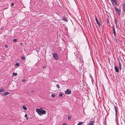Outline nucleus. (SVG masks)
Listing matches in <instances>:
<instances>
[{
	"instance_id": "f257e3e1",
	"label": "nucleus",
	"mask_w": 125,
	"mask_h": 125,
	"mask_svg": "<svg viewBox=\"0 0 125 125\" xmlns=\"http://www.w3.org/2000/svg\"><path fill=\"white\" fill-rule=\"evenodd\" d=\"M36 111L40 116H42L43 114H45L46 113V111L43 110L42 108L40 109L37 108L36 109Z\"/></svg>"
},
{
	"instance_id": "f03ea898",
	"label": "nucleus",
	"mask_w": 125,
	"mask_h": 125,
	"mask_svg": "<svg viewBox=\"0 0 125 125\" xmlns=\"http://www.w3.org/2000/svg\"><path fill=\"white\" fill-rule=\"evenodd\" d=\"M52 55L53 58L55 60H57L59 59L56 53H53Z\"/></svg>"
},
{
	"instance_id": "7ed1b4c3",
	"label": "nucleus",
	"mask_w": 125,
	"mask_h": 125,
	"mask_svg": "<svg viewBox=\"0 0 125 125\" xmlns=\"http://www.w3.org/2000/svg\"><path fill=\"white\" fill-rule=\"evenodd\" d=\"M115 9L117 13V14L118 15H120L121 12V10L120 9H118L116 7H115Z\"/></svg>"
},
{
	"instance_id": "20e7f679",
	"label": "nucleus",
	"mask_w": 125,
	"mask_h": 125,
	"mask_svg": "<svg viewBox=\"0 0 125 125\" xmlns=\"http://www.w3.org/2000/svg\"><path fill=\"white\" fill-rule=\"evenodd\" d=\"M65 93L66 94H70L71 93V91L70 89H68L65 91Z\"/></svg>"
},
{
	"instance_id": "39448f33",
	"label": "nucleus",
	"mask_w": 125,
	"mask_h": 125,
	"mask_svg": "<svg viewBox=\"0 0 125 125\" xmlns=\"http://www.w3.org/2000/svg\"><path fill=\"white\" fill-rule=\"evenodd\" d=\"M95 20L96 21V23L98 25V26L100 27V23L99 21L98 20L96 16H95Z\"/></svg>"
},
{
	"instance_id": "423d86ee",
	"label": "nucleus",
	"mask_w": 125,
	"mask_h": 125,
	"mask_svg": "<svg viewBox=\"0 0 125 125\" xmlns=\"http://www.w3.org/2000/svg\"><path fill=\"white\" fill-rule=\"evenodd\" d=\"M123 8L122 11L123 13L125 14V3H123Z\"/></svg>"
},
{
	"instance_id": "0eeeda50",
	"label": "nucleus",
	"mask_w": 125,
	"mask_h": 125,
	"mask_svg": "<svg viewBox=\"0 0 125 125\" xmlns=\"http://www.w3.org/2000/svg\"><path fill=\"white\" fill-rule=\"evenodd\" d=\"M95 121L94 120L92 121H90L89 122V124L88 125H94V123L95 122Z\"/></svg>"
},
{
	"instance_id": "6e6552de",
	"label": "nucleus",
	"mask_w": 125,
	"mask_h": 125,
	"mask_svg": "<svg viewBox=\"0 0 125 125\" xmlns=\"http://www.w3.org/2000/svg\"><path fill=\"white\" fill-rule=\"evenodd\" d=\"M62 20L64 21H66L67 22H68V20L67 18L65 17H63L62 18Z\"/></svg>"
},
{
	"instance_id": "1a4fd4ad",
	"label": "nucleus",
	"mask_w": 125,
	"mask_h": 125,
	"mask_svg": "<svg viewBox=\"0 0 125 125\" xmlns=\"http://www.w3.org/2000/svg\"><path fill=\"white\" fill-rule=\"evenodd\" d=\"M10 93L7 92H5L2 93V95L4 96H5L7 95L8 94H10Z\"/></svg>"
},
{
	"instance_id": "9d476101",
	"label": "nucleus",
	"mask_w": 125,
	"mask_h": 125,
	"mask_svg": "<svg viewBox=\"0 0 125 125\" xmlns=\"http://www.w3.org/2000/svg\"><path fill=\"white\" fill-rule=\"evenodd\" d=\"M114 68L115 72L117 73H118L119 72V70L118 68L116 66H115Z\"/></svg>"
},
{
	"instance_id": "9b49d317",
	"label": "nucleus",
	"mask_w": 125,
	"mask_h": 125,
	"mask_svg": "<svg viewBox=\"0 0 125 125\" xmlns=\"http://www.w3.org/2000/svg\"><path fill=\"white\" fill-rule=\"evenodd\" d=\"M113 33L114 34V36L115 37L116 36V32L114 28V26L113 27Z\"/></svg>"
},
{
	"instance_id": "f8f14e48",
	"label": "nucleus",
	"mask_w": 125,
	"mask_h": 125,
	"mask_svg": "<svg viewBox=\"0 0 125 125\" xmlns=\"http://www.w3.org/2000/svg\"><path fill=\"white\" fill-rule=\"evenodd\" d=\"M114 109L115 111V115H116V117L117 115V110L116 107L115 105H114Z\"/></svg>"
},
{
	"instance_id": "ddd939ff",
	"label": "nucleus",
	"mask_w": 125,
	"mask_h": 125,
	"mask_svg": "<svg viewBox=\"0 0 125 125\" xmlns=\"http://www.w3.org/2000/svg\"><path fill=\"white\" fill-rule=\"evenodd\" d=\"M119 68L120 70H121V69H122V67H121V63H120V62L119 61Z\"/></svg>"
},
{
	"instance_id": "4468645a",
	"label": "nucleus",
	"mask_w": 125,
	"mask_h": 125,
	"mask_svg": "<svg viewBox=\"0 0 125 125\" xmlns=\"http://www.w3.org/2000/svg\"><path fill=\"white\" fill-rule=\"evenodd\" d=\"M22 107L23 109L25 110H26L27 109V107L25 105L22 106Z\"/></svg>"
},
{
	"instance_id": "2eb2a0df",
	"label": "nucleus",
	"mask_w": 125,
	"mask_h": 125,
	"mask_svg": "<svg viewBox=\"0 0 125 125\" xmlns=\"http://www.w3.org/2000/svg\"><path fill=\"white\" fill-rule=\"evenodd\" d=\"M5 91V90L3 88L0 89V92H4Z\"/></svg>"
},
{
	"instance_id": "dca6fc26",
	"label": "nucleus",
	"mask_w": 125,
	"mask_h": 125,
	"mask_svg": "<svg viewBox=\"0 0 125 125\" xmlns=\"http://www.w3.org/2000/svg\"><path fill=\"white\" fill-rule=\"evenodd\" d=\"M113 2L114 3H115L116 5H117V3L115 0H113Z\"/></svg>"
},
{
	"instance_id": "f3484780",
	"label": "nucleus",
	"mask_w": 125,
	"mask_h": 125,
	"mask_svg": "<svg viewBox=\"0 0 125 125\" xmlns=\"http://www.w3.org/2000/svg\"><path fill=\"white\" fill-rule=\"evenodd\" d=\"M21 59L23 60L24 61L25 60L26 58L24 56L21 57Z\"/></svg>"
},
{
	"instance_id": "a211bd4d",
	"label": "nucleus",
	"mask_w": 125,
	"mask_h": 125,
	"mask_svg": "<svg viewBox=\"0 0 125 125\" xmlns=\"http://www.w3.org/2000/svg\"><path fill=\"white\" fill-rule=\"evenodd\" d=\"M13 75L14 76H15L17 75V73H13Z\"/></svg>"
},
{
	"instance_id": "6ab92c4d",
	"label": "nucleus",
	"mask_w": 125,
	"mask_h": 125,
	"mask_svg": "<svg viewBox=\"0 0 125 125\" xmlns=\"http://www.w3.org/2000/svg\"><path fill=\"white\" fill-rule=\"evenodd\" d=\"M83 123L82 122H80L78 123L77 125H81Z\"/></svg>"
},
{
	"instance_id": "aec40b11",
	"label": "nucleus",
	"mask_w": 125,
	"mask_h": 125,
	"mask_svg": "<svg viewBox=\"0 0 125 125\" xmlns=\"http://www.w3.org/2000/svg\"><path fill=\"white\" fill-rule=\"evenodd\" d=\"M51 96L53 98H54L55 96V95L54 94H52L51 95Z\"/></svg>"
},
{
	"instance_id": "412c9836",
	"label": "nucleus",
	"mask_w": 125,
	"mask_h": 125,
	"mask_svg": "<svg viewBox=\"0 0 125 125\" xmlns=\"http://www.w3.org/2000/svg\"><path fill=\"white\" fill-rule=\"evenodd\" d=\"M19 63H16L15 64V66H19Z\"/></svg>"
},
{
	"instance_id": "4be33fe9",
	"label": "nucleus",
	"mask_w": 125,
	"mask_h": 125,
	"mask_svg": "<svg viewBox=\"0 0 125 125\" xmlns=\"http://www.w3.org/2000/svg\"><path fill=\"white\" fill-rule=\"evenodd\" d=\"M71 118V116H69L68 117V120L70 119Z\"/></svg>"
},
{
	"instance_id": "5701e85b",
	"label": "nucleus",
	"mask_w": 125,
	"mask_h": 125,
	"mask_svg": "<svg viewBox=\"0 0 125 125\" xmlns=\"http://www.w3.org/2000/svg\"><path fill=\"white\" fill-rule=\"evenodd\" d=\"M13 41L14 42H16L17 41V39H14L13 40Z\"/></svg>"
},
{
	"instance_id": "b1692460",
	"label": "nucleus",
	"mask_w": 125,
	"mask_h": 125,
	"mask_svg": "<svg viewBox=\"0 0 125 125\" xmlns=\"http://www.w3.org/2000/svg\"><path fill=\"white\" fill-rule=\"evenodd\" d=\"M59 95L61 97L62 96V94L61 93H60L59 94Z\"/></svg>"
},
{
	"instance_id": "393cba45",
	"label": "nucleus",
	"mask_w": 125,
	"mask_h": 125,
	"mask_svg": "<svg viewBox=\"0 0 125 125\" xmlns=\"http://www.w3.org/2000/svg\"><path fill=\"white\" fill-rule=\"evenodd\" d=\"M56 86H57V87L59 89L60 88V87L59 86V84H57L56 85Z\"/></svg>"
},
{
	"instance_id": "a878e982",
	"label": "nucleus",
	"mask_w": 125,
	"mask_h": 125,
	"mask_svg": "<svg viewBox=\"0 0 125 125\" xmlns=\"http://www.w3.org/2000/svg\"><path fill=\"white\" fill-rule=\"evenodd\" d=\"M115 24H116V22H117V20L116 18H115Z\"/></svg>"
},
{
	"instance_id": "bb28decb",
	"label": "nucleus",
	"mask_w": 125,
	"mask_h": 125,
	"mask_svg": "<svg viewBox=\"0 0 125 125\" xmlns=\"http://www.w3.org/2000/svg\"><path fill=\"white\" fill-rule=\"evenodd\" d=\"M5 47L6 48H7L8 47V46L7 45H5Z\"/></svg>"
},
{
	"instance_id": "cd10ccee",
	"label": "nucleus",
	"mask_w": 125,
	"mask_h": 125,
	"mask_svg": "<svg viewBox=\"0 0 125 125\" xmlns=\"http://www.w3.org/2000/svg\"><path fill=\"white\" fill-rule=\"evenodd\" d=\"M11 5L12 6H13L14 5V4L13 3H11Z\"/></svg>"
},
{
	"instance_id": "c85d7f7f",
	"label": "nucleus",
	"mask_w": 125,
	"mask_h": 125,
	"mask_svg": "<svg viewBox=\"0 0 125 125\" xmlns=\"http://www.w3.org/2000/svg\"><path fill=\"white\" fill-rule=\"evenodd\" d=\"M106 22L108 23L109 22V21L108 19H107L106 21Z\"/></svg>"
},
{
	"instance_id": "c756f323",
	"label": "nucleus",
	"mask_w": 125,
	"mask_h": 125,
	"mask_svg": "<svg viewBox=\"0 0 125 125\" xmlns=\"http://www.w3.org/2000/svg\"><path fill=\"white\" fill-rule=\"evenodd\" d=\"M25 81V79H23L22 80L21 82H24Z\"/></svg>"
},
{
	"instance_id": "7c9ffc66",
	"label": "nucleus",
	"mask_w": 125,
	"mask_h": 125,
	"mask_svg": "<svg viewBox=\"0 0 125 125\" xmlns=\"http://www.w3.org/2000/svg\"><path fill=\"white\" fill-rule=\"evenodd\" d=\"M67 125V124L66 123H63L62 124V125Z\"/></svg>"
},
{
	"instance_id": "2f4dec72",
	"label": "nucleus",
	"mask_w": 125,
	"mask_h": 125,
	"mask_svg": "<svg viewBox=\"0 0 125 125\" xmlns=\"http://www.w3.org/2000/svg\"><path fill=\"white\" fill-rule=\"evenodd\" d=\"M27 114H26L25 115V117H27Z\"/></svg>"
},
{
	"instance_id": "473e14b6",
	"label": "nucleus",
	"mask_w": 125,
	"mask_h": 125,
	"mask_svg": "<svg viewBox=\"0 0 125 125\" xmlns=\"http://www.w3.org/2000/svg\"><path fill=\"white\" fill-rule=\"evenodd\" d=\"M90 77L92 78V76L90 74Z\"/></svg>"
},
{
	"instance_id": "72a5a7b5",
	"label": "nucleus",
	"mask_w": 125,
	"mask_h": 125,
	"mask_svg": "<svg viewBox=\"0 0 125 125\" xmlns=\"http://www.w3.org/2000/svg\"><path fill=\"white\" fill-rule=\"evenodd\" d=\"M20 44L21 45H23V43H20Z\"/></svg>"
},
{
	"instance_id": "f704fd0d",
	"label": "nucleus",
	"mask_w": 125,
	"mask_h": 125,
	"mask_svg": "<svg viewBox=\"0 0 125 125\" xmlns=\"http://www.w3.org/2000/svg\"><path fill=\"white\" fill-rule=\"evenodd\" d=\"M37 52H39V50H37Z\"/></svg>"
},
{
	"instance_id": "c9c22d12",
	"label": "nucleus",
	"mask_w": 125,
	"mask_h": 125,
	"mask_svg": "<svg viewBox=\"0 0 125 125\" xmlns=\"http://www.w3.org/2000/svg\"><path fill=\"white\" fill-rule=\"evenodd\" d=\"M31 92H33L34 91H33L31 90Z\"/></svg>"
},
{
	"instance_id": "e433bc0d",
	"label": "nucleus",
	"mask_w": 125,
	"mask_h": 125,
	"mask_svg": "<svg viewBox=\"0 0 125 125\" xmlns=\"http://www.w3.org/2000/svg\"><path fill=\"white\" fill-rule=\"evenodd\" d=\"M45 67V66H44L43 67V68H44V67Z\"/></svg>"
},
{
	"instance_id": "4c0bfd02",
	"label": "nucleus",
	"mask_w": 125,
	"mask_h": 125,
	"mask_svg": "<svg viewBox=\"0 0 125 125\" xmlns=\"http://www.w3.org/2000/svg\"><path fill=\"white\" fill-rule=\"evenodd\" d=\"M112 3V4H113V5L114 6V5L113 4V3Z\"/></svg>"
},
{
	"instance_id": "58836bf2",
	"label": "nucleus",
	"mask_w": 125,
	"mask_h": 125,
	"mask_svg": "<svg viewBox=\"0 0 125 125\" xmlns=\"http://www.w3.org/2000/svg\"><path fill=\"white\" fill-rule=\"evenodd\" d=\"M28 119V118H27V119Z\"/></svg>"
}]
</instances>
